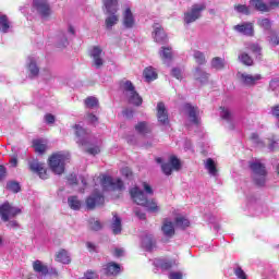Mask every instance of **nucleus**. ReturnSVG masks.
Listing matches in <instances>:
<instances>
[{"instance_id": "f03ea898", "label": "nucleus", "mask_w": 279, "mask_h": 279, "mask_svg": "<svg viewBox=\"0 0 279 279\" xmlns=\"http://www.w3.org/2000/svg\"><path fill=\"white\" fill-rule=\"evenodd\" d=\"M74 130H75L76 143L77 145H80V147L83 148L84 151H86L87 154H90V156H97V154L101 151L99 149V145L101 144V142L96 137H94L93 135H90V133H88V131L83 129L82 125L80 124L74 125Z\"/></svg>"}, {"instance_id": "cd10ccee", "label": "nucleus", "mask_w": 279, "mask_h": 279, "mask_svg": "<svg viewBox=\"0 0 279 279\" xmlns=\"http://www.w3.org/2000/svg\"><path fill=\"white\" fill-rule=\"evenodd\" d=\"M33 269L36 274H40V276H47V274H49L47 265L43 264V262L38 259L33 263Z\"/></svg>"}, {"instance_id": "2eb2a0df", "label": "nucleus", "mask_w": 279, "mask_h": 279, "mask_svg": "<svg viewBox=\"0 0 279 279\" xmlns=\"http://www.w3.org/2000/svg\"><path fill=\"white\" fill-rule=\"evenodd\" d=\"M238 34H242L243 36H254V24L251 22H244L242 24H238L233 27Z\"/></svg>"}, {"instance_id": "1a4fd4ad", "label": "nucleus", "mask_w": 279, "mask_h": 279, "mask_svg": "<svg viewBox=\"0 0 279 279\" xmlns=\"http://www.w3.org/2000/svg\"><path fill=\"white\" fill-rule=\"evenodd\" d=\"M220 119L225 121L227 130H234V128H236V118L234 117V113L230 111V109L220 107Z\"/></svg>"}, {"instance_id": "c756f323", "label": "nucleus", "mask_w": 279, "mask_h": 279, "mask_svg": "<svg viewBox=\"0 0 279 279\" xmlns=\"http://www.w3.org/2000/svg\"><path fill=\"white\" fill-rule=\"evenodd\" d=\"M135 132H137V134H142V136H145V134H149L151 132V125H149L147 122H138L135 125Z\"/></svg>"}, {"instance_id": "bb28decb", "label": "nucleus", "mask_w": 279, "mask_h": 279, "mask_svg": "<svg viewBox=\"0 0 279 279\" xmlns=\"http://www.w3.org/2000/svg\"><path fill=\"white\" fill-rule=\"evenodd\" d=\"M33 147L36 154H44L47 151V140L38 138L33 141Z\"/></svg>"}, {"instance_id": "c85d7f7f", "label": "nucleus", "mask_w": 279, "mask_h": 279, "mask_svg": "<svg viewBox=\"0 0 279 279\" xmlns=\"http://www.w3.org/2000/svg\"><path fill=\"white\" fill-rule=\"evenodd\" d=\"M250 7L255 8L258 12H269V8L267 7V2L263 0H251Z\"/></svg>"}, {"instance_id": "5fc2aeb1", "label": "nucleus", "mask_w": 279, "mask_h": 279, "mask_svg": "<svg viewBox=\"0 0 279 279\" xmlns=\"http://www.w3.org/2000/svg\"><path fill=\"white\" fill-rule=\"evenodd\" d=\"M234 274H235L236 278H239V279H247V275H245V271L243 269H241V267H236L234 269Z\"/></svg>"}, {"instance_id": "7ed1b4c3", "label": "nucleus", "mask_w": 279, "mask_h": 279, "mask_svg": "<svg viewBox=\"0 0 279 279\" xmlns=\"http://www.w3.org/2000/svg\"><path fill=\"white\" fill-rule=\"evenodd\" d=\"M120 90L126 101L133 106H141L143 104V98L137 94L136 87L128 80L120 82Z\"/></svg>"}, {"instance_id": "c9c22d12", "label": "nucleus", "mask_w": 279, "mask_h": 279, "mask_svg": "<svg viewBox=\"0 0 279 279\" xmlns=\"http://www.w3.org/2000/svg\"><path fill=\"white\" fill-rule=\"evenodd\" d=\"M57 47H59V49L69 47V38L66 37V33H59L57 35Z\"/></svg>"}, {"instance_id": "58836bf2", "label": "nucleus", "mask_w": 279, "mask_h": 279, "mask_svg": "<svg viewBox=\"0 0 279 279\" xmlns=\"http://www.w3.org/2000/svg\"><path fill=\"white\" fill-rule=\"evenodd\" d=\"M205 169H207L210 175H217V165H215V160H213V158H208L206 160Z\"/></svg>"}, {"instance_id": "a211bd4d", "label": "nucleus", "mask_w": 279, "mask_h": 279, "mask_svg": "<svg viewBox=\"0 0 279 279\" xmlns=\"http://www.w3.org/2000/svg\"><path fill=\"white\" fill-rule=\"evenodd\" d=\"M105 14H117L119 12V0H102Z\"/></svg>"}, {"instance_id": "e2e57ef3", "label": "nucleus", "mask_w": 279, "mask_h": 279, "mask_svg": "<svg viewBox=\"0 0 279 279\" xmlns=\"http://www.w3.org/2000/svg\"><path fill=\"white\" fill-rule=\"evenodd\" d=\"M122 175H125V178H132V170L130 168H123L121 170Z\"/></svg>"}, {"instance_id": "a19ab883", "label": "nucleus", "mask_w": 279, "mask_h": 279, "mask_svg": "<svg viewBox=\"0 0 279 279\" xmlns=\"http://www.w3.org/2000/svg\"><path fill=\"white\" fill-rule=\"evenodd\" d=\"M211 66H213V69H216L217 71H221V69H223V66H226V61L222 58L215 57L211 60Z\"/></svg>"}, {"instance_id": "3c124183", "label": "nucleus", "mask_w": 279, "mask_h": 279, "mask_svg": "<svg viewBox=\"0 0 279 279\" xmlns=\"http://www.w3.org/2000/svg\"><path fill=\"white\" fill-rule=\"evenodd\" d=\"M266 4L268 7V11L271 12V10L279 8V0H267Z\"/></svg>"}, {"instance_id": "ea45409f", "label": "nucleus", "mask_w": 279, "mask_h": 279, "mask_svg": "<svg viewBox=\"0 0 279 279\" xmlns=\"http://www.w3.org/2000/svg\"><path fill=\"white\" fill-rule=\"evenodd\" d=\"M239 60L242 62V64H245V66H252L254 64V59L250 57L246 52H241L239 54Z\"/></svg>"}, {"instance_id": "f257e3e1", "label": "nucleus", "mask_w": 279, "mask_h": 279, "mask_svg": "<svg viewBox=\"0 0 279 279\" xmlns=\"http://www.w3.org/2000/svg\"><path fill=\"white\" fill-rule=\"evenodd\" d=\"M143 189L145 192L138 189V186L132 187L130 190V195L135 204L137 206H144V208L147 209L148 213H159L160 207L158 206V203L156 201H148L147 195H154V190L151 189V185L144 182Z\"/></svg>"}, {"instance_id": "4be33fe9", "label": "nucleus", "mask_w": 279, "mask_h": 279, "mask_svg": "<svg viewBox=\"0 0 279 279\" xmlns=\"http://www.w3.org/2000/svg\"><path fill=\"white\" fill-rule=\"evenodd\" d=\"M155 267H158L159 269H162V271H168V269H171L175 265V260H169L165 258H156L154 259Z\"/></svg>"}, {"instance_id": "6e6552de", "label": "nucleus", "mask_w": 279, "mask_h": 279, "mask_svg": "<svg viewBox=\"0 0 279 279\" xmlns=\"http://www.w3.org/2000/svg\"><path fill=\"white\" fill-rule=\"evenodd\" d=\"M16 215H21V209L19 207H14L10 205V203H3L0 205V217L2 221H10Z\"/></svg>"}, {"instance_id": "37998d69", "label": "nucleus", "mask_w": 279, "mask_h": 279, "mask_svg": "<svg viewBox=\"0 0 279 279\" xmlns=\"http://www.w3.org/2000/svg\"><path fill=\"white\" fill-rule=\"evenodd\" d=\"M245 49H247V51H252L256 58L260 56L262 48L258 46V44H245Z\"/></svg>"}, {"instance_id": "8fccbe9b", "label": "nucleus", "mask_w": 279, "mask_h": 279, "mask_svg": "<svg viewBox=\"0 0 279 279\" xmlns=\"http://www.w3.org/2000/svg\"><path fill=\"white\" fill-rule=\"evenodd\" d=\"M89 228L90 230H94L95 232L101 230V222L99 220L92 219L89 221Z\"/></svg>"}, {"instance_id": "a878e982", "label": "nucleus", "mask_w": 279, "mask_h": 279, "mask_svg": "<svg viewBox=\"0 0 279 279\" xmlns=\"http://www.w3.org/2000/svg\"><path fill=\"white\" fill-rule=\"evenodd\" d=\"M107 15L108 16L105 19L106 29H112V27L119 23V14L107 13Z\"/></svg>"}, {"instance_id": "4c0bfd02", "label": "nucleus", "mask_w": 279, "mask_h": 279, "mask_svg": "<svg viewBox=\"0 0 279 279\" xmlns=\"http://www.w3.org/2000/svg\"><path fill=\"white\" fill-rule=\"evenodd\" d=\"M68 204L72 210H80V208H82V202L77 196H70L68 198Z\"/></svg>"}, {"instance_id": "0eeeda50", "label": "nucleus", "mask_w": 279, "mask_h": 279, "mask_svg": "<svg viewBox=\"0 0 279 279\" xmlns=\"http://www.w3.org/2000/svg\"><path fill=\"white\" fill-rule=\"evenodd\" d=\"M100 184L105 191H123V181L119 178L102 175Z\"/></svg>"}, {"instance_id": "20e7f679", "label": "nucleus", "mask_w": 279, "mask_h": 279, "mask_svg": "<svg viewBox=\"0 0 279 279\" xmlns=\"http://www.w3.org/2000/svg\"><path fill=\"white\" fill-rule=\"evenodd\" d=\"M70 158L71 155L64 151L54 153L50 156L49 167L52 173H56V175H62V173H64V165H66Z\"/></svg>"}, {"instance_id": "338daca9", "label": "nucleus", "mask_w": 279, "mask_h": 279, "mask_svg": "<svg viewBox=\"0 0 279 279\" xmlns=\"http://www.w3.org/2000/svg\"><path fill=\"white\" fill-rule=\"evenodd\" d=\"M45 121L46 123H53L56 121V117H53L51 113H48L45 116Z\"/></svg>"}, {"instance_id": "864d4df0", "label": "nucleus", "mask_w": 279, "mask_h": 279, "mask_svg": "<svg viewBox=\"0 0 279 279\" xmlns=\"http://www.w3.org/2000/svg\"><path fill=\"white\" fill-rule=\"evenodd\" d=\"M161 170L163 171L165 175H171L173 168L170 163L161 165Z\"/></svg>"}, {"instance_id": "dca6fc26", "label": "nucleus", "mask_w": 279, "mask_h": 279, "mask_svg": "<svg viewBox=\"0 0 279 279\" xmlns=\"http://www.w3.org/2000/svg\"><path fill=\"white\" fill-rule=\"evenodd\" d=\"M153 38L155 43H158L159 45H165V43H167V34L160 24L154 25Z\"/></svg>"}, {"instance_id": "412c9836", "label": "nucleus", "mask_w": 279, "mask_h": 279, "mask_svg": "<svg viewBox=\"0 0 279 279\" xmlns=\"http://www.w3.org/2000/svg\"><path fill=\"white\" fill-rule=\"evenodd\" d=\"M101 53L102 50L99 48V46H95L90 51V57L94 60L96 69L104 66V59H101Z\"/></svg>"}, {"instance_id": "a18cd8bd", "label": "nucleus", "mask_w": 279, "mask_h": 279, "mask_svg": "<svg viewBox=\"0 0 279 279\" xmlns=\"http://www.w3.org/2000/svg\"><path fill=\"white\" fill-rule=\"evenodd\" d=\"M8 191H12V193H19L21 191V185L19 182L10 181L7 183Z\"/></svg>"}, {"instance_id": "393cba45", "label": "nucleus", "mask_w": 279, "mask_h": 279, "mask_svg": "<svg viewBox=\"0 0 279 279\" xmlns=\"http://www.w3.org/2000/svg\"><path fill=\"white\" fill-rule=\"evenodd\" d=\"M12 29V23L8 19V15L0 14V32L2 34H8Z\"/></svg>"}, {"instance_id": "aec40b11", "label": "nucleus", "mask_w": 279, "mask_h": 279, "mask_svg": "<svg viewBox=\"0 0 279 279\" xmlns=\"http://www.w3.org/2000/svg\"><path fill=\"white\" fill-rule=\"evenodd\" d=\"M38 60L36 57H28L27 59V70L29 77H38V73H40V69L37 64Z\"/></svg>"}, {"instance_id": "9b49d317", "label": "nucleus", "mask_w": 279, "mask_h": 279, "mask_svg": "<svg viewBox=\"0 0 279 279\" xmlns=\"http://www.w3.org/2000/svg\"><path fill=\"white\" fill-rule=\"evenodd\" d=\"M185 114H187L191 123L194 125H199V108L192 106L191 104H185L183 106Z\"/></svg>"}, {"instance_id": "052dcab7", "label": "nucleus", "mask_w": 279, "mask_h": 279, "mask_svg": "<svg viewBox=\"0 0 279 279\" xmlns=\"http://www.w3.org/2000/svg\"><path fill=\"white\" fill-rule=\"evenodd\" d=\"M278 147H279L278 141H276V140L270 141L269 149L271 151H276V149H278Z\"/></svg>"}, {"instance_id": "49530a36", "label": "nucleus", "mask_w": 279, "mask_h": 279, "mask_svg": "<svg viewBox=\"0 0 279 279\" xmlns=\"http://www.w3.org/2000/svg\"><path fill=\"white\" fill-rule=\"evenodd\" d=\"M194 59L197 64H206V57L202 51H195L194 52Z\"/></svg>"}, {"instance_id": "473e14b6", "label": "nucleus", "mask_w": 279, "mask_h": 279, "mask_svg": "<svg viewBox=\"0 0 279 279\" xmlns=\"http://www.w3.org/2000/svg\"><path fill=\"white\" fill-rule=\"evenodd\" d=\"M111 230L113 234H121V218L117 215V213H113V221L111 223Z\"/></svg>"}, {"instance_id": "79ce46f5", "label": "nucleus", "mask_w": 279, "mask_h": 279, "mask_svg": "<svg viewBox=\"0 0 279 279\" xmlns=\"http://www.w3.org/2000/svg\"><path fill=\"white\" fill-rule=\"evenodd\" d=\"M195 77L201 84H205V82H208V73L202 71L199 68L195 71Z\"/></svg>"}, {"instance_id": "69168bd1", "label": "nucleus", "mask_w": 279, "mask_h": 279, "mask_svg": "<svg viewBox=\"0 0 279 279\" xmlns=\"http://www.w3.org/2000/svg\"><path fill=\"white\" fill-rule=\"evenodd\" d=\"M122 113H123V117H126V119H132V117L134 114V110L125 109Z\"/></svg>"}, {"instance_id": "4d7b16f0", "label": "nucleus", "mask_w": 279, "mask_h": 279, "mask_svg": "<svg viewBox=\"0 0 279 279\" xmlns=\"http://www.w3.org/2000/svg\"><path fill=\"white\" fill-rule=\"evenodd\" d=\"M269 88H270V90H278V88H279V80L278 78L271 80L270 84H269Z\"/></svg>"}, {"instance_id": "c03bdc74", "label": "nucleus", "mask_w": 279, "mask_h": 279, "mask_svg": "<svg viewBox=\"0 0 279 279\" xmlns=\"http://www.w3.org/2000/svg\"><path fill=\"white\" fill-rule=\"evenodd\" d=\"M85 106H86V108H90V109L97 108V106H99V100L93 96L87 97L85 99Z\"/></svg>"}, {"instance_id": "f3484780", "label": "nucleus", "mask_w": 279, "mask_h": 279, "mask_svg": "<svg viewBox=\"0 0 279 279\" xmlns=\"http://www.w3.org/2000/svg\"><path fill=\"white\" fill-rule=\"evenodd\" d=\"M239 76L244 86H255L256 82L263 80V76H260V74L252 75L247 73H240Z\"/></svg>"}, {"instance_id": "774afa93", "label": "nucleus", "mask_w": 279, "mask_h": 279, "mask_svg": "<svg viewBox=\"0 0 279 279\" xmlns=\"http://www.w3.org/2000/svg\"><path fill=\"white\" fill-rule=\"evenodd\" d=\"M68 182H69V184H77V175L71 174V175L68 178Z\"/></svg>"}, {"instance_id": "13d9d810", "label": "nucleus", "mask_w": 279, "mask_h": 279, "mask_svg": "<svg viewBox=\"0 0 279 279\" xmlns=\"http://www.w3.org/2000/svg\"><path fill=\"white\" fill-rule=\"evenodd\" d=\"M183 275L181 271H171L169 274V279H182Z\"/></svg>"}, {"instance_id": "bf43d9fd", "label": "nucleus", "mask_w": 279, "mask_h": 279, "mask_svg": "<svg viewBox=\"0 0 279 279\" xmlns=\"http://www.w3.org/2000/svg\"><path fill=\"white\" fill-rule=\"evenodd\" d=\"M270 45H272V47H278L279 45V36L274 34L271 37H270Z\"/></svg>"}, {"instance_id": "f8f14e48", "label": "nucleus", "mask_w": 279, "mask_h": 279, "mask_svg": "<svg viewBox=\"0 0 279 279\" xmlns=\"http://www.w3.org/2000/svg\"><path fill=\"white\" fill-rule=\"evenodd\" d=\"M28 167L33 173H37L41 180H47V169H45V163L33 159L28 162Z\"/></svg>"}, {"instance_id": "680f3d73", "label": "nucleus", "mask_w": 279, "mask_h": 279, "mask_svg": "<svg viewBox=\"0 0 279 279\" xmlns=\"http://www.w3.org/2000/svg\"><path fill=\"white\" fill-rule=\"evenodd\" d=\"M272 117H276L278 120V128H279V106H275L271 110Z\"/></svg>"}, {"instance_id": "f704fd0d", "label": "nucleus", "mask_w": 279, "mask_h": 279, "mask_svg": "<svg viewBox=\"0 0 279 279\" xmlns=\"http://www.w3.org/2000/svg\"><path fill=\"white\" fill-rule=\"evenodd\" d=\"M143 75L146 82H154V80L158 78V73H156V70H154L151 66L146 68Z\"/></svg>"}, {"instance_id": "4468645a", "label": "nucleus", "mask_w": 279, "mask_h": 279, "mask_svg": "<svg viewBox=\"0 0 279 279\" xmlns=\"http://www.w3.org/2000/svg\"><path fill=\"white\" fill-rule=\"evenodd\" d=\"M157 119L161 125H169V112L163 102L157 104Z\"/></svg>"}, {"instance_id": "de8ad7c7", "label": "nucleus", "mask_w": 279, "mask_h": 279, "mask_svg": "<svg viewBox=\"0 0 279 279\" xmlns=\"http://www.w3.org/2000/svg\"><path fill=\"white\" fill-rule=\"evenodd\" d=\"M184 71L182 68H173L171 71L172 77H175L177 80H182Z\"/></svg>"}, {"instance_id": "6e6d98bb", "label": "nucleus", "mask_w": 279, "mask_h": 279, "mask_svg": "<svg viewBox=\"0 0 279 279\" xmlns=\"http://www.w3.org/2000/svg\"><path fill=\"white\" fill-rule=\"evenodd\" d=\"M258 23L264 29H271V21L269 19H263Z\"/></svg>"}, {"instance_id": "b1692460", "label": "nucleus", "mask_w": 279, "mask_h": 279, "mask_svg": "<svg viewBox=\"0 0 279 279\" xmlns=\"http://www.w3.org/2000/svg\"><path fill=\"white\" fill-rule=\"evenodd\" d=\"M104 274H106V276H118V274H121V266L116 263H109L105 265Z\"/></svg>"}, {"instance_id": "5701e85b", "label": "nucleus", "mask_w": 279, "mask_h": 279, "mask_svg": "<svg viewBox=\"0 0 279 279\" xmlns=\"http://www.w3.org/2000/svg\"><path fill=\"white\" fill-rule=\"evenodd\" d=\"M161 232L165 236L171 239V236L175 234V227L173 226V222H171L170 220H165L161 227Z\"/></svg>"}, {"instance_id": "e433bc0d", "label": "nucleus", "mask_w": 279, "mask_h": 279, "mask_svg": "<svg viewBox=\"0 0 279 279\" xmlns=\"http://www.w3.org/2000/svg\"><path fill=\"white\" fill-rule=\"evenodd\" d=\"M191 226V221L187 220L186 217L183 216H178L175 218V227L180 228L181 230H184L185 228H189Z\"/></svg>"}, {"instance_id": "0e129e2a", "label": "nucleus", "mask_w": 279, "mask_h": 279, "mask_svg": "<svg viewBox=\"0 0 279 279\" xmlns=\"http://www.w3.org/2000/svg\"><path fill=\"white\" fill-rule=\"evenodd\" d=\"M87 121H88L89 123H97L98 118H97V116H95V114H93V113H88V114H87Z\"/></svg>"}, {"instance_id": "39448f33", "label": "nucleus", "mask_w": 279, "mask_h": 279, "mask_svg": "<svg viewBox=\"0 0 279 279\" xmlns=\"http://www.w3.org/2000/svg\"><path fill=\"white\" fill-rule=\"evenodd\" d=\"M251 171H253V180L257 186H265L267 182V169L259 159L248 162Z\"/></svg>"}, {"instance_id": "603ef678", "label": "nucleus", "mask_w": 279, "mask_h": 279, "mask_svg": "<svg viewBox=\"0 0 279 279\" xmlns=\"http://www.w3.org/2000/svg\"><path fill=\"white\" fill-rule=\"evenodd\" d=\"M170 167L178 171V169H180V159L175 156L170 157Z\"/></svg>"}, {"instance_id": "2f4dec72", "label": "nucleus", "mask_w": 279, "mask_h": 279, "mask_svg": "<svg viewBox=\"0 0 279 279\" xmlns=\"http://www.w3.org/2000/svg\"><path fill=\"white\" fill-rule=\"evenodd\" d=\"M159 56L165 62V64H169V62H171V58H173V52L171 51V48L162 47L159 52Z\"/></svg>"}, {"instance_id": "72a5a7b5", "label": "nucleus", "mask_w": 279, "mask_h": 279, "mask_svg": "<svg viewBox=\"0 0 279 279\" xmlns=\"http://www.w3.org/2000/svg\"><path fill=\"white\" fill-rule=\"evenodd\" d=\"M57 260L63 263V265H69L71 263V255H69L66 250H61L57 254Z\"/></svg>"}, {"instance_id": "6ab92c4d", "label": "nucleus", "mask_w": 279, "mask_h": 279, "mask_svg": "<svg viewBox=\"0 0 279 279\" xmlns=\"http://www.w3.org/2000/svg\"><path fill=\"white\" fill-rule=\"evenodd\" d=\"M122 25L125 29H132V27L136 25V20L134 19V14L130 8L125 9L123 13Z\"/></svg>"}, {"instance_id": "ddd939ff", "label": "nucleus", "mask_w": 279, "mask_h": 279, "mask_svg": "<svg viewBox=\"0 0 279 279\" xmlns=\"http://www.w3.org/2000/svg\"><path fill=\"white\" fill-rule=\"evenodd\" d=\"M33 5L43 19H47L51 14V8L47 0H34Z\"/></svg>"}, {"instance_id": "7c9ffc66", "label": "nucleus", "mask_w": 279, "mask_h": 279, "mask_svg": "<svg viewBox=\"0 0 279 279\" xmlns=\"http://www.w3.org/2000/svg\"><path fill=\"white\" fill-rule=\"evenodd\" d=\"M155 245H156V242L154 241V236L145 235L142 239V247H144V250H147V252H151Z\"/></svg>"}, {"instance_id": "423d86ee", "label": "nucleus", "mask_w": 279, "mask_h": 279, "mask_svg": "<svg viewBox=\"0 0 279 279\" xmlns=\"http://www.w3.org/2000/svg\"><path fill=\"white\" fill-rule=\"evenodd\" d=\"M206 10V3H195L191 7V9L184 13V23L186 25H191V23H195L198 19H202V12Z\"/></svg>"}, {"instance_id": "09e8293b", "label": "nucleus", "mask_w": 279, "mask_h": 279, "mask_svg": "<svg viewBox=\"0 0 279 279\" xmlns=\"http://www.w3.org/2000/svg\"><path fill=\"white\" fill-rule=\"evenodd\" d=\"M234 10L238 11L240 14H250V7L245 4H238L234 7Z\"/></svg>"}, {"instance_id": "9d476101", "label": "nucleus", "mask_w": 279, "mask_h": 279, "mask_svg": "<svg viewBox=\"0 0 279 279\" xmlns=\"http://www.w3.org/2000/svg\"><path fill=\"white\" fill-rule=\"evenodd\" d=\"M106 198L98 191H94L93 194L86 199V206L88 210H93L97 206H104Z\"/></svg>"}]
</instances>
